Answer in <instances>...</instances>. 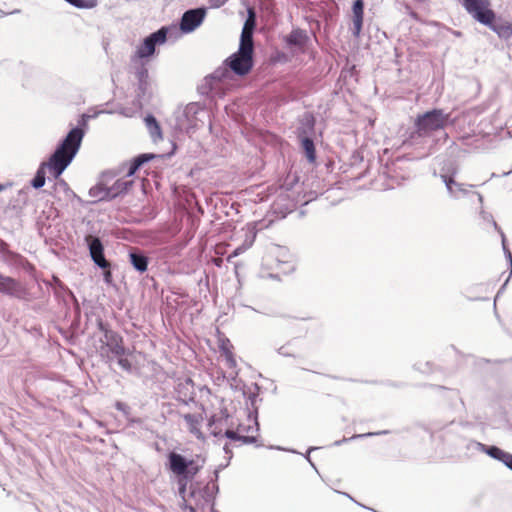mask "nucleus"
I'll use <instances>...</instances> for the list:
<instances>
[{"label":"nucleus","instance_id":"39448f33","mask_svg":"<svg viewBox=\"0 0 512 512\" xmlns=\"http://www.w3.org/2000/svg\"><path fill=\"white\" fill-rule=\"evenodd\" d=\"M468 15L480 24H490L495 19L489 0H459Z\"/></svg>","mask_w":512,"mask_h":512},{"label":"nucleus","instance_id":"ddd939ff","mask_svg":"<svg viewBox=\"0 0 512 512\" xmlns=\"http://www.w3.org/2000/svg\"><path fill=\"white\" fill-rule=\"evenodd\" d=\"M284 41L289 47L303 48L307 41L308 35L305 30L301 28H294L289 35L284 38Z\"/></svg>","mask_w":512,"mask_h":512},{"label":"nucleus","instance_id":"72a5a7b5","mask_svg":"<svg viewBox=\"0 0 512 512\" xmlns=\"http://www.w3.org/2000/svg\"><path fill=\"white\" fill-rule=\"evenodd\" d=\"M220 349H221V352L223 353V355H226L227 351H232L231 342L228 339L223 340L220 345Z\"/></svg>","mask_w":512,"mask_h":512},{"label":"nucleus","instance_id":"de8ad7c7","mask_svg":"<svg viewBox=\"0 0 512 512\" xmlns=\"http://www.w3.org/2000/svg\"><path fill=\"white\" fill-rule=\"evenodd\" d=\"M508 174H511V171L505 172L503 176H507Z\"/></svg>","mask_w":512,"mask_h":512},{"label":"nucleus","instance_id":"423d86ee","mask_svg":"<svg viewBox=\"0 0 512 512\" xmlns=\"http://www.w3.org/2000/svg\"><path fill=\"white\" fill-rule=\"evenodd\" d=\"M168 28L163 27L144 38L143 43L137 48L131 61H141L151 57L155 52L156 45L166 42Z\"/></svg>","mask_w":512,"mask_h":512},{"label":"nucleus","instance_id":"cd10ccee","mask_svg":"<svg viewBox=\"0 0 512 512\" xmlns=\"http://www.w3.org/2000/svg\"><path fill=\"white\" fill-rule=\"evenodd\" d=\"M388 431H380V432H367V433H362V434H355L353 435L350 439H342L341 441H336L334 442V445H340L344 442H347L348 440H353V439H359V438H365V437H371V436H375V435H382V434H387Z\"/></svg>","mask_w":512,"mask_h":512},{"label":"nucleus","instance_id":"5701e85b","mask_svg":"<svg viewBox=\"0 0 512 512\" xmlns=\"http://www.w3.org/2000/svg\"><path fill=\"white\" fill-rule=\"evenodd\" d=\"M301 138L302 147L309 162H314L316 159L315 144L310 136H303Z\"/></svg>","mask_w":512,"mask_h":512},{"label":"nucleus","instance_id":"2eb2a0df","mask_svg":"<svg viewBox=\"0 0 512 512\" xmlns=\"http://www.w3.org/2000/svg\"><path fill=\"white\" fill-rule=\"evenodd\" d=\"M176 392L180 400L185 402L192 400L194 389L191 378H184L183 380L178 381Z\"/></svg>","mask_w":512,"mask_h":512},{"label":"nucleus","instance_id":"e433bc0d","mask_svg":"<svg viewBox=\"0 0 512 512\" xmlns=\"http://www.w3.org/2000/svg\"><path fill=\"white\" fill-rule=\"evenodd\" d=\"M213 424H214V417L211 418L210 422H209V426L211 428V434L215 437H218L221 435V430L220 431H216V429H213Z\"/></svg>","mask_w":512,"mask_h":512},{"label":"nucleus","instance_id":"4c0bfd02","mask_svg":"<svg viewBox=\"0 0 512 512\" xmlns=\"http://www.w3.org/2000/svg\"><path fill=\"white\" fill-rule=\"evenodd\" d=\"M228 0H211V6L213 7H222L225 5V3L227 2Z\"/></svg>","mask_w":512,"mask_h":512},{"label":"nucleus","instance_id":"f3484780","mask_svg":"<svg viewBox=\"0 0 512 512\" xmlns=\"http://www.w3.org/2000/svg\"><path fill=\"white\" fill-rule=\"evenodd\" d=\"M315 127V119L312 114L306 113L302 120L300 126L297 128L298 137L310 136L314 133Z\"/></svg>","mask_w":512,"mask_h":512},{"label":"nucleus","instance_id":"37998d69","mask_svg":"<svg viewBox=\"0 0 512 512\" xmlns=\"http://www.w3.org/2000/svg\"><path fill=\"white\" fill-rule=\"evenodd\" d=\"M214 476H215V478H218V477H219V471H218V470H215V472H214Z\"/></svg>","mask_w":512,"mask_h":512},{"label":"nucleus","instance_id":"a18cd8bd","mask_svg":"<svg viewBox=\"0 0 512 512\" xmlns=\"http://www.w3.org/2000/svg\"><path fill=\"white\" fill-rule=\"evenodd\" d=\"M315 449H316L315 447H310L309 450H308V453L312 452Z\"/></svg>","mask_w":512,"mask_h":512},{"label":"nucleus","instance_id":"f257e3e1","mask_svg":"<svg viewBox=\"0 0 512 512\" xmlns=\"http://www.w3.org/2000/svg\"><path fill=\"white\" fill-rule=\"evenodd\" d=\"M84 137V131L79 128H73L60 145L54 150L47 162H42L37 169L36 175L32 180L34 189H41L46 183V168L49 169L53 178H58L64 170L70 166L76 154L79 152Z\"/></svg>","mask_w":512,"mask_h":512},{"label":"nucleus","instance_id":"c9c22d12","mask_svg":"<svg viewBox=\"0 0 512 512\" xmlns=\"http://www.w3.org/2000/svg\"><path fill=\"white\" fill-rule=\"evenodd\" d=\"M278 353H279V355H281L283 357H292L293 356V354L289 351V348H287V346H282L281 348H279Z\"/></svg>","mask_w":512,"mask_h":512},{"label":"nucleus","instance_id":"4be33fe9","mask_svg":"<svg viewBox=\"0 0 512 512\" xmlns=\"http://www.w3.org/2000/svg\"><path fill=\"white\" fill-rule=\"evenodd\" d=\"M146 128H148L151 137L154 141L162 138L161 127L158 125L155 117L151 114L144 119Z\"/></svg>","mask_w":512,"mask_h":512},{"label":"nucleus","instance_id":"f704fd0d","mask_svg":"<svg viewBox=\"0 0 512 512\" xmlns=\"http://www.w3.org/2000/svg\"><path fill=\"white\" fill-rule=\"evenodd\" d=\"M502 234V245H503V250H504V253H505V256H506V259L508 261V263H510V266L512 268V253L506 249V246H505V238H504V234Z\"/></svg>","mask_w":512,"mask_h":512},{"label":"nucleus","instance_id":"c03bdc74","mask_svg":"<svg viewBox=\"0 0 512 512\" xmlns=\"http://www.w3.org/2000/svg\"><path fill=\"white\" fill-rule=\"evenodd\" d=\"M198 509H199V508H190V511H191V512H197V510H198Z\"/></svg>","mask_w":512,"mask_h":512},{"label":"nucleus","instance_id":"473e14b6","mask_svg":"<svg viewBox=\"0 0 512 512\" xmlns=\"http://www.w3.org/2000/svg\"><path fill=\"white\" fill-rule=\"evenodd\" d=\"M118 358V365L121 369L126 371H131V363L127 358L123 357H117Z\"/></svg>","mask_w":512,"mask_h":512},{"label":"nucleus","instance_id":"b1692460","mask_svg":"<svg viewBox=\"0 0 512 512\" xmlns=\"http://www.w3.org/2000/svg\"><path fill=\"white\" fill-rule=\"evenodd\" d=\"M224 436L230 440L233 441H241L245 443L246 445H249V443L256 442V436L255 435H245L238 433V430H226L224 432Z\"/></svg>","mask_w":512,"mask_h":512},{"label":"nucleus","instance_id":"ea45409f","mask_svg":"<svg viewBox=\"0 0 512 512\" xmlns=\"http://www.w3.org/2000/svg\"><path fill=\"white\" fill-rule=\"evenodd\" d=\"M116 408H117V410H119V411H125V409L127 408V406H126L124 403H122V402H117V403H116Z\"/></svg>","mask_w":512,"mask_h":512},{"label":"nucleus","instance_id":"09e8293b","mask_svg":"<svg viewBox=\"0 0 512 512\" xmlns=\"http://www.w3.org/2000/svg\"><path fill=\"white\" fill-rule=\"evenodd\" d=\"M493 226H494V228H497V225H496L495 221H493Z\"/></svg>","mask_w":512,"mask_h":512},{"label":"nucleus","instance_id":"dca6fc26","mask_svg":"<svg viewBox=\"0 0 512 512\" xmlns=\"http://www.w3.org/2000/svg\"><path fill=\"white\" fill-rule=\"evenodd\" d=\"M479 446H480V449L482 452L486 453L488 456L492 457L493 459L500 461L501 463H503V465H506L507 458H511V456H512V454L507 453V452L503 451L501 448L494 446V445L487 446L484 444H479Z\"/></svg>","mask_w":512,"mask_h":512},{"label":"nucleus","instance_id":"a19ab883","mask_svg":"<svg viewBox=\"0 0 512 512\" xmlns=\"http://www.w3.org/2000/svg\"><path fill=\"white\" fill-rule=\"evenodd\" d=\"M505 466H506L508 469H511V470H512V455H511V458H507V463L505 464Z\"/></svg>","mask_w":512,"mask_h":512},{"label":"nucleus","instance_id":"bb28decb","mask_svg":"<svg viewBox=\"0 0 512 512\" xmlns=\"http://www.w3.org/2000/svg\"><path fill=\"white\" fill-rule=\"evenodd\" d=\"M255 239V236H252L249 240H245L243 244H241L239 247L233 250V253L230 254V256L227 257V260H231L234 257H237L247 249H249L253 243V240Z\"/></svg>","mask_w":512,"mask_h":512},{"label":"nucleus","instance_id":"2f4dec72","mask_svg":"<svg viewBox=\"0 0 512 512\" xmlns=\"http://www.w3.org/2000/svg\"><path fill=\"white\" fill-rule=\"evenodd\" d=\"M224 357H225V360H226V363H227L228 367H230V368H235L236 367V360L234 358V355H233L232 351H227L226 355H224Z\"/></svg>","mask_w":512,"mask_h":512},{"label":"nucleus","instance_id":"58836bf2","mask_svg":"<svg viewBox=\"0 0 512 512\" xmlns=\"http://www.w3.org/2000/svg\"><path fill=\"white\" fill-rule=\"evenodd\" d=\"M106 271L104 272V280L106 283H110L111 282V272L107 269H105Z\"/></svg>","mask_w":512,"mask_h":512},{"label":"nucleus","instance_id":"c756f323","mask_svg":"<svg viewBox=\"0 0 512 512\" xmlns=\"http://www.w3.org/2000/svg\"><path fill=\"white\" fill-rule=\"evenodd\" d=\"M13 285L14 281L11 278L0 275V291H4L6 288H10Z\"/></svg>","mask_w":512,"mask_h":512},{"label":"nucleus","instance_id":"412c9836","mask_svg":"<svg viewBox=\"0 0 512 512\" xmlns=\"http://www.w3.org/2000/svg\"><path fill=\"white\" fill-rule=\"evenodd\" d=\"M136 77L139 83V89L144 92L149 84V70L146 68L145 64L141 62L136 67Z\"/></svg>","mask_w":512,"mask_h":512},{"label":"nucleus","instance_id":"7c9ffc66","mask_svg":"<svg viewBox=\"0 0 512 512\" xmlns=\"http://www.w3.org/2000/svg\"><path fill=\"white\" fill-rule=\"evenodd\" d=\"M227 72H228V70L226 67L219 68L218 70H216L214 73L211 74V79L220 81L225 76V74Z\"/></svg>","mask_w":512,"mask_h":512},{"label":"nucleus","instance_id":"49530a36","mask_svg":"<svg viewBox=\"0 0 512 512\" xmlns=\"http://www.w3.org/2000/svg\"><path fill=\"white\" fill-rule=\"evenodd\" d=\"M478 199H479L480 202H482L483 198H482L481 194H478Z\"/></svg>","mask_w":512,"mask_h":512},{"label":"nucleus","instance_id":"f03ea898","mask_svg":"<svg viewBox=\"0 0 512 512\" xmlns=\"http://www.w3.org/2000/svg\"><path fill=\"white\" fill-rule=\"evenodd\" d=\"M253 29H255V14L249 9L248 18L242 30V35H240L238 50L225 61L228 68L238 76L246 75L252 68Z\"/></svg>","mask_w":512,"mask_h":512},{"label":"nucleus","instance_id":"3c124183","mask_svg":"<svg viewBox=\"0 0 512 512\" xmlns=\"http://www.w3.org/2000/svg\"><path fill=\"white\" fill-rule=\"evenodd\" d=\"M2 190H3V186L0 184V191H2Z\"/></svg>","mask_w":512,"mask_h":512},{"label":"nucleus","instance_id":"8fccbe9b","mask_svg":"<svg viewBox=\"0 0 512 512\" xmlns=\"http://www.w3.org/2000/svg\"><path fill=\"white\" fill-rule=\"evenodd\" d=\"M306 459L308 462H310V457L308 455L306 456Z\"/></svg>","mask_w":512,"mask_h":512},{"label":"nucleus","instance_id":"393cba45","mask_svg":"<svg viewBox=\"0 0 512 512\" xmlns=\"http://www.w3.org/2000/svg\"><path fill=\"white\" fill-rule=\"evenodd\" d=\"M155 156L153 154H142L136 158H134L131 166L129 167L127 177H131L134 175L137 170L146 162L152 160Z\"/></svg>","mask_w":512,"mask_h":512},{"label":"nucleus","instance_id":"9b49d317","mask_svg":"<svg viewBox=\"0 0 512 512\" xmlns=\"http://www.w3.org/2000/svg\"><path fill=\"white\" fill-rule=\"evenodd\" d=\"M441 178L450 197L458 199L460 196L467 194L466 186L456 182L453 176L441 175Z\"/></svg>","mask_w":512,"mask_h":512},{"label":"nucleus","instance_id":"9d476101","mask_svg":"<svg viewBox=\"0 0 512 512\" xmlns=\"http://www.w3.org/2000/svg\"><path fill=\"white\" fill-rule=\"evenodd\" d=\"M353 12V29L354 37H359L363 26L364 2L363 0H355L352 7Z\"/></svg>","mask_w":512,"mask_h":512},{"label":"nucleus","instance_id":"f8f14e48","mask_svg":"<svg viewBox=\"0 0 512 512\" xmlns=\"http://www.w3.org/2000/svg\"><path fill=\"white\" fill-rule=\"evenodd\" d=\"M182 418H184L189 432L196 436L198 439H203V434L200 430L201 424L203 422L202 415L196 413H187L182 415Z\"/></svg>","mask_w":512,"mask_h":512},{"label":"nucleus","instance_id":"79ce46f5","mask_svg":"<svg viewBox=\"0 0 512 512\" xmlns=\"http://www.w3.org/2000/svg\"><path fill=\"white\" fill-rule=\"evenodd\" d=\"M198 495H200V491H195V490H192L191 493H190V496L193 497V498H196Z\"/></svg>","mask_w":512,"mask_h":512},{"label":"nucleus","instance_id":"4468645a","mask_svg":"<svg viewBox=\"0 0 512 512\" xmlns=\"http://www.w3.org/2000/svg\"><path fill=\"white\" fill-rule=\"evenodd\" d=\"M491 29L501 39H509L512 36V23L507 21L495 22L491 20L490 24H483Z\"/></svg>","mask_w":512,"mask_h":512},{"label":"nucleus","instance_id":"6e6552de","mask_svg":"<svg viewBox=\"0 0 512 512\" xmlns=\"http://www.w3.org/2000/svg\"><path fill=\"white\" fill-rule=\"evenodd\" d=\"M88 250H90L93 262L102 269L109 268V262L105 258L103 243L97 237H87Z\"/></svg>","mask_w":512,"mask_h":512},{"label":"nucleus","instance_id":"a878e982","mask_svg":"<svg viewBox=\"0 0 512 512\" xmlns=\"http://www.w3.org/2000/svg\"><path fill=\"white\" fill-rule=\"evenodd\" d=\"M248 424L240 423L237 427L238 433L253 435L258 432V422L256 419L248 418Z\"/></svg>","mask_w":512,"mask_h":512},{"label":"nucleus","instance_id":"20e7f679","mask_svg":"<svg viewBox=\"0 0 512 512\" xmlns=\"http://www.w3.org/2000/svg\"><path fill=\"white\" fill-rule=\"evenodd\" d=\"M204 464V460L197 459L187 460L182 455L172 452L168 454V468L175 475H181L182 477L192 478L199 473L200 469Z\"/></svg>","mask_w":512,"mask_h":512},{"label":"nucleus","instance_id":"0eeeda50","mask_svg":"<svg viewBox=\"0 0 512 512\" xmlns=\"http://www.w3.org/2000/svg\"><path fill=\"white\" fill-rule=\"evenodd\" d=\"M207 10L203 7L189 9L184 12L180 19L179 28L182 33L188 34L200 26L204 20Z\"/></svg>","mask_w":512,"mask_h":512},{"label":"nucleus","instance_id":"6ab92c4d","mask_svg":"<svg viewBox=\"0 0 512 512\" xmlns=\"http://www.w3.org/2000/svg\"><path fill=\"white\" fill-rule=\"evenodd\" d=\"M132 184V180L118 179L112 186H108L111 198H117L119 195L127 192Z\"/></svg>","mask_w":512,"mask_h":512},{"label":"nucleus","instance_id":"c85d7f7f","mask_svg":"<svg viewBox=\"0 0 512 512\" xmlns=\"http://www.w3.org/2000/svg\"><path fill=\"white\" fill-rule=\"evenodd\" d=\"M218 490L219 487L216 486L215 484H213L212 487H210L209 485L206 486V488H204V493L207 494V497L203 498V502L201 503V505L203 506L204 504H210L213 499V492Z\"/></svg>","mask_w":512,"mask_h":512},{"label":"nucleus","instance_id":"1a4fd4ad","mask_svg":"<svg viewBox=\"0 0 512 512\" xmlns=\"http://www.w3.org/2000/svg\"><path fill=\"white\" fill-rule=\"evenodd\" d=\"M100 330L105 333L106 347L115 357H122L125 354V348L122 345V337L114 331L108 330L103 323H99Z\"/></svg>","mask_w":512,"mask_h":512},{"label":"nucleus","instance_id":"aec40b11","mask_svg":"<svg viewBox=\"0 0 512 512\" xmlns=\"http://www.w3.org/2000/svg\"><path fill=\"white\" fill-rule=\"evenodd\" d=\"M129 257L130 263L135 270L140 273H144L147 270V263H149V260L144 254L141 252H130Z\"/></svg>","mask_w":512,"mask_h":512},{"label":"nucleus","instance_id":"a211bd4d","mask_svg":"<svg viewBox=\"0 0 512 512\" xmlns=\"http://www.w3.org/2000/svg\"><path fill=\"white\" fill-rule=\"evenodd\" d=\"M88 195H90V197L95 201H104L112 199L108 186L102 183L92 186L90 190H88Z\"/></svg>","mask_w":512,"mask_h":512},{"label":"nucleus","instance_id":"7ed1b4c3","mask_svg":"<svg viewBox=\"0 0 512 512\" xmlns=\"http://www.w3.org/2000/svg\"><path fill=\"white\" fill-rule=\"evenodd\" d=\"M448 115L441 109H434L418 115L416 122V135L424 137L430 135L434 131L441 130L445 127Z\"/></svg>","mask_w":512,"mask_h":512}]
</instances>
